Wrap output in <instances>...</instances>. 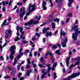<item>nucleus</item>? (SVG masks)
Masks as SVG:
<instances>
[{"label":"nucleus","mask_w":80,"mask_h":80,"mask_svg":"<svg viewBox=\"0 0 80 80\" xmlns=\"http://www.w3.org/2000/svg\"><path fill=\"white\" fill-rule=\"evenodd\" d=\"M71 30H74L75 33L77 34L78 35V34L80 35V31H78V25H73L71 27Z\"/></svg>","instance_id":"f257e3e1"},{"label":"nucleus","mask_w":80,"mask_h":80,"mask_svg":"<svg viewBox=\"0 0 80 80\" xmlns=\"http://www.w3.org/2000/svg\"><path fill=\"white\" fill-rule=\"evenodd\" d=\"M16 49V47H14L13 46H11L10 48V50L12 51L10 53L11 55H13L15 53V50Z\"/></svg>","instance_id":"f03ea898"},{"label":"nucleus","mask_w":80,"mask_h":80,"mask_svg":"<svg viewBox=\"0 0 80 80\" xmlns=\"http://www.w3.org/2000/svg\"><path fill=\"white\" fill-rule=\"evenodd\" d=\"M56 2L57 3H58V8H61L62 6V3H63V1L62 0H56Z\"/></svg>","instance_id":"7ed1b4c3"},{"label":"nucleus","mask_w":80,"mask_h":80,"mask_svg":"<svg viewBox=\"0 0 80 80\" xmlns=\"http://www.w3.org/2000/svg\"><path fill=\"white\" fill-rule=\"evenodd\" d=\"M12 33V31L11 30H9L8 31V30H6L5 32V33L6 34L5 36V38H8V33Z\"/></svg>","instance_id":"20e7f679"},{"label":"nucleus","mask_w":80,"mask_h":80,"mask_svg":"<svg viewBox=\"0 0 80 80\" xmlns=\"http://www.w3.org/2000/svg\"><path fill=\"white\" fill-rule=\"evenodd\" d=\"M46 5H47V2H46V1H44L42 2V7L44 10H47V7H46Z\"/></svg>","instance_id":"39448f33"},{"label":"nucleus","mask_w":80,"mask_h":80,"mask_svg":"<svg viewBox=\"0 0 80 80\" xmlns=\"http://www.w3.org/2000/svg\"><path fill=\"white\" fill-rule=\"evenodd\" d=\"M77 37H78V35L75 32L72 34V38L74 39V41L77 40Z\"/></svg>","instance_id":"423d86ee"},{"label":"nucleus","mask_w":80,"mask_h":80,"mask_svg":"<svg viewBox=\"0 0 80 80\" xmlns=\"http://www.w3.org/2000/svg\"><path fill=\"white\" fill-rule=\"evenodd\" d=\"M15 74H16V70H15V68H12V71L11 73V75L14 76V75H15Z\"/></svg>","instance_id":"0eeeda50"},{"label":"nucleus","mask_w":80,"mask_h":80,"mask_svg":"<svg viewBox=\"0 0 80 80\" xmlns=\"http://www.w3.org/2000/svg\"><path fill=\"white\" fill-rule=\"evenodd\" d=\"M70 57H69L67 58L66 60V65H67L68 67H69V61H70Z\"/></svg>","instance_id":"6e6552de"},{"label":"nucleus","mask_w":80,"mask_h":80,"mask_svg":"<svg viewBox=\"0 0 80 80\" xmlns=\"http://www.w3.org/2000/svg\"><path fill=\"white\" fill-rule=\"evenodd\" d=\"M62 35H63V37H64L66 35V33L65 32L62 31V30H61L60 38L62 37Z\"/></svg>","instance_id":"1a4fd4ad"},{"label":"nucleus","mask_w":80,"mask_h":80,"mask_svg":"<svg viewBox=\"0 0 80 80\" xmlns=\"http://www.w3.org/2000/svg\"><path fill=\"white\" fill-rule=\"evenodd\" d=\"M35 8V5L33 4L32 5V3H30L29 5L28 9L30 10L32 8Z\"/></svg>","instance_id":"9d476101"},{"label":"nucleus","mask_w":80,"mask_h":80,"mask_svg":"<svg viewBox=\"0 0 80 80\" xmlns=\"http://www.w3.org/2000/svg\"><path fill=\"white\" fill-rule=\"evenodd\" d=\"M52 35H53V34H52V33L51 32H47L46 33V36L48 37H51V36H52Z\"/></svg>","instance_id":"9b49d317"},{"label":"nucleus","mask_w":80,"mask_h":80,"mask_svg":"<svg viewBox=\"0 0 80 80\" xmlns=\"http://www.w3.org/2000/svg\"><path fill=\"white\" fill-rule=\"evenodd\" d=\"M40 60L41 61V63H42V65H43L44 66L45 65V64L44 63H43L45 61H44V59H43V57H41L40 58Z\"/></svg>","instance_id":"f8f14e48"},{"label":"nucleus","mask_w":80,"mask_h":80,"mask_svg":"<svg viewBox=\"0 0 80 80\" xmlns=\"http://www.w3.org/2000/svg\"><path fill=\"white\" fill-rule=\"evenodd\" d=\"M73 0H68L69 2V3H68V6L69 7H71V6H72L71 4L73 3Z\"/></svg>","instance_id":"ddd939ff"},{"label":"nucleus","mask_w":80,"mask_h":80,"mask_svg":"<svg viewBox=\"0 0 80 80\" xmlns=\"http://www.w3.org/2000/svg\"><path fill=\"white\" fill-rule=\"evenodd\" d=\"M32 72V70L31 69L27 71L26 72V74L27 76H30V74Z\"/></svg>","instance_id":"4468645a"},{"label":"nucleus","mask_w":80,"mask_h":80,"mask_svg":"<svg viewBox=\"0 0 80 80\" xmlns=\"http://www.w3.org/2000/svg\"><path fill=\"white\" fill-rule=\"evenodd\" d=\"M22 55H23V53L21 52V53H20L18 55L17 58H18V59H19V58H21V57H22Z\"/></svg>","instance_id":"2eb2a0df"},{"label":"nucleus","mask_w":80,"mask_h":80,"mask_svg":"<svg viewBox=\"0 0 80 80\" xmlns=\"http://www.w3.org/2000/svg\"><path fill=\"white\" fill-rule=\"evenodd\" d=\"M57 48H58V47L57 45H53L52 47V50H53V49H56Z\"/></svg>","instance_id":"dca6fc26"},{"label":"nucleus","mask_w":80,"mask_h":80,"mask_svg":"<svg viewBox=\"0 0 80 80\" xmlns=\"http://www.w3.org/2000/svg\"><path fill=\"white\" fill-rule=\"evenodd\" d=\"M25 8H21L20 10V12L21 13H22V12H25Z\"/></svg>","instance_id":"f3484780"},{"label":"nucleus","mask_w":80,"mask_h":80,"mask_svg":"<svg viewBox=\"0 0 80 80\" xmlns=\"http://www.w3.org/2000/svg\"><path fill=\"white\" fill-rule=\"evenodd\" d=\"M34 22V21L31 19V20L29 21L28 22L29 23V25H32V24H33Z\"/></svg>","instance_id":"a211bd4d"},{"label":"nucleus","mask_w":80,"mask_h":80,"mask_svg":"<svg viewBox=\"0 0 80 80\" xmlns=\"http://www.w3.org/2000/svg\"><path fill=\"white\" fill-rule=\"evenodd\" d=\"M25 14V12H22L20 14V18H23V16Z\"/></svg>","instance_id":"6ab92c4d"},{"label":"nucleus","mask_w":80,"mask_h":80,"mask_svg":"<svg viewBox=\"0 0 80 80\" xmlns=\"http://www.w3.org/2000/svg\"><path fill=\"white\" fill-rule=\"evenodd\" d=\"M61 44L62 47H66L67 46V44H66V43H65V42H62Z\"/></svg>","instance_id":"aec40b11"},{"label":"nucleus","mask_w":80,"mask_h":80,"mask_svg":"<svg viewBox=\"0 0 80 80\" xmlns=\"http://www.w3.org/2000/svg\"><path fill=\"white\" fill-rule=\"evenodd\" d=\"M17 62V58H14V61L13 63V65H15Z\"/></svg>","instance_id":"412c9836"},{"label":"nucleus","mask_w":80,"mask_h":80,"mask_svg":"<svg viewBox=\"0 0 80 80\" xmlns=\"http://www.w3.org/2000/svg\"><path fill=\"white\" fill-rule=\"evenodd\" d=\"M54 21L55 22H57L58 23L60 22V19H58L57 18H55L54 20Z\"/></svg>","instance_id":"4be33fe9"},{"label":"nucleus","mask_w":80,"mask_h":80,"mask_svg":"<svg viewBox=\"0 0 80 80\" xmlns=\"http://www.w3.org/2000/svg\"><path fill=\"white\" fill-rule=\"evenodd\" d=\"M55 25H56V24H55V23H52V28H55Z\"/></svg>","instance_id":"5701e85b"},{"label":"nucleus","mask_w":80,"mask_h":80,"mask_svg":"<svg viewBox=\"0 0 80 80\" xmlns=\"http://www.w3.org/2000/svg\"><path fill=\"white\" fill-rule=\"evenodd\" d=\"M53 75H54V80H55L56 79V78H57V74H56V72H54L53 73Z\"/></svg>","instance_id":"b1692460"},{"label":"nucleus","mask_w":80,"mask_h":80,"mask_svg":"<svg viewBox=\"0 0 80 80\" xmlns=\"http://www.w3.org/2000/svg\"><path fill=\"white\" fill-rule=\"evenodd\" d=\"M53 21V19H50L49 18V19L48 20V23H50V22H52Z\"/></svg>","instance_id":"393cba45"},{"label":"nucleus","mask_w":80,"mask_h":80,"mask_svg":"<svg viewBox=\"0 0 80 80\" xmlns=\"http://www.w3.org/2000/svg\"><path fill=\"white\" fill-rule=\"evenodd\" d=\"M20 38H22V40H25V37H23V35H20Z\"/></svg>","instance_id":"a878e982"},{"label":"nucleus","mask_w":80,"mask_h":80,"mask_svg":"<svg viewBox=\"0 0 80 80\" xmlns=\"http://www.w3.org/2000/svg\"><path fill=\"white\" fill-rule=\"evenodd\" d=\"M22 42L24 44H26L28 43V42L26 40H25V41L22 40Z\"/></svg>","instance_id":"bb28decb"},{"label":"nucleus","mask_w":80,"mask_h":80,"mask_svg":"<svg viewBox=\"0 0 80 80\" xmlns=\"http://www.w3.org/2000/svg\"><path fill=\"white\" fill-rule=\"evenodd\" d=\"M67 42H68V38H67L66 37L64 41H62V42H64V43H67Z\"/></svg>","instance_id":"cd10ccee"},{"label":"nucleus","mask_w":80,"mask_h":80,"mask_svg":"<svg viewBox=\"0 0 80 80\" xmlns=\"http://www.w3.org/2000/svg\"><path fill=\"white\" fill-rule=\"evenodd\" d=\"M7 23V20L5 19L4 20V22H3L2 23V27H3V25H5V23Z\"/></svg>","instance_id":"c85d7f7f"},{"label":"nucleus","mask_w":80,"mask_h":80,"mask_svg":"<svg viewBox=\"0 0 80 80\" xmlns=\"http://www.w3.org/2000/svg\"><path fill=\"white\" fill-rule=\"evenodd\" d=\"M20 40V38H18V37H17L16 39H15V42H17V41L18 40Z\"/></svg>","instance_id":"c756f323"},{"label":"nucleus","mask_w":80,"mask_h":80,"mask_svg":"<svg viewBox=\"0 0 80 80\" xmlns=\"http://www.w3.org/2000/svg\"><path fill=\"white\" fill-rule=\"evenodd\" d=\"M31 12L30 11H28V12H26V16H28V15H30V12Z\"/></svg>","instance_id":"7c9ffc66"},{"label":"nucleus","mask_w":80,"mask_h":80,"mask_svg":"<svg viewBox=\"0 0 80 80\" xmlns=\"http://www.w3.org/2000/svg\"><path fill=\"white\" fill-rule=\"evenodd\" d=\"M79 61H77L75 63V64L74 65V67H75L76 65H79Z\"/></svg>","instance_id":"2f4dec72"},{"label":"nucleus","mask_w":80,"mask_h":80,"mask_svg":"<svg viewBox=\"0 0 80 80\" xmlns=\"http://www.w3.org/2000/svg\"><path fill=\"white\" fill-rule=\"evenodd\" d=\"M42 31L43 32V33H47V31L46 30V29H45V28H44V29H43L42 30Z\"/></svg>","instance_id":"473e14b6"},{"label":"nucleus","mask_w":80,"mask_h":80,"mask_svg":"<svg viewBox=\"0 0 80 80\" xmlns=\"http://www.w3.org/2000/svg\"><path fill=\"white\" fill-rule=\"evenodd\" d=\"M17 5H20V6H22L23 5V3H21L20 2H18L17 3Z\"/></svg>","instance_id":"72a5a7b5"},{"label":"nucleus","mask_w":80,"mask_h":80,"mask_svg":"<svg viewBox=\"0 0 80 80\" xmlns=\"http://www.w3.org/2000/svg\"><path fill=\"white\" fill-rule=\"evenodd\" d=\"M22 72H19L18 74V77L20 78L21 76H22Z\"/></svg>","instance_id":"f704fd0d"},{"label":"nucleus","mask_w":80,"mask_h":80,"mask_svg":"<svg viewBox=\"0 0 80 80\" xmlns=\"http://www.w3.org/2000/svg\"><path fill=\"white\" fill-rule=\"evenodd\" d=\"M30 52V51L28 49L26 50L25 52H24V54H26V53H29V52Z\"/></svg>","instance_id":"c9c22d12"},{"label":"nucleus","mask_w":80,"mask_h":80,"mask_svg":"<svg viewBox=\"0 0 80 80\" xmlns=\"http://www.w3.org/2000/svg\"><path fill=\"white\" fill-rule=\"evenodd\" d=\"M30 65L29 64H27L26 65V68L27 69H29V68H30Z\"/></svg>","instance_id":"e433bc0d"},{"label":"nucleus","mask_w":80,"mask_h":80,"mask_svg":"<svg viewBox=\"0 0 80 80\" xmlns=\"http://www.w3.org/2000/svg\"><path fill=\"white\" fill-rule=\"evenodd\" d=\"M38 22H39V21H37L36 22L34 21L33 24V25H37V24H38Z\"/></svg>","instance_id":"4c0bfd02"},{"label":"nucleus","mask_w":80,"mask_h":80,"mask_svg":"<svg viewBox=\"0 0 80 80\" xmlns=\"http://www.w3.org/2000/svg\"><path fill=\"white\" fill-rule=\"evenodd\" d=\"M68 17H72V13H69V14H68Z\"/></svg>","instance_id":"58836bf2"},{"label":"nucleus","mask_w":80,"mask_h":80,"mask_svg":"<svg viewBox=\"0 0 80 80\" xmlns=\"http://www.w3.org/2000/svg\"><path fill=\"white\" fill-rule=\"evenodd\" d=\"M13 57H14V56L12 55H11L9 57L10 60H12L13 58Z\"/></svg>","instance_id":"ea45409f"},{"label":"nucleus","mask_w":80,"mask_h":80,"mask_svg":"<svg viewBox=\"0 0 80 80\" xmlns=\"http://www.w3.org/2000/svg\"><path fill=\"white\" fill-rule=\"evenodd\" d=\"M80 57H78L75 58L74 60H80Z\"/></svg>","instance_id":"a19ab883"},{"label":"nucleus","mask_w":80,"mask_h":80,"mask_svg":"<svg viewBox=\"0 0 80 80\" xmlns=\"http://www.w3.org/2000/svg\"><path fill=\"white\" fill-rule=\"evenodd\" d=\"M57 65V62H55L53 65V67H56V66Z\"/></svg>","instance_id":"79ce46f5"},{"label":"nucleus","mask_w":80,"mask_h":80,"mask_svg":"<svg viewBox=\"0 0 80 80\" xmlns=\"http://www.w3.org/2000/svg\"><path fill=\"white\" fill-rule=\"evenodd\" d=\"M76 44H77V45H80V41L77 40Z\"/></svg>","instance_id":"37998d69"},{"label":"nucleus","mask_w":80,"mask_h":80,"mask_svg":"<svg viewBox=\"0 0 80 80\" xmlns=\"http://www.w3.org/2000/svg\"><path fill=\"white\" fill-rule=\"evenodd\" d=\"M10 78V76H5L4 77V78L5 79H9Z\"/></svg>","instance_id":"c03bdc74"},{"label":"nucleus","mask_w":80,"mask_h":80,"mask_svg":"<svg viewBox=\"0 0 80 80\" xmlns=\"http://www.w3.org/2000/svg\"><path fill=\"white\" fill-rule=\"evenodd\" d=\"M35 10V8H32L31 10L30 11L31 12H33Z\"/></svg>","instance_id":"a18cd8bd"},{"label":"nucleus","mask_w":80,"mask_h":80,"mask_svg":"<svg viewBox=\"0 0 80 80\" xmlns=\"http://www.w3.org/2000/svg\"><path fill=\"white\" fill-rule=\"evenodd\" d=\"M73 67H74V65L72 64L69 67V69H71Z\"/></svg>","instance_id":"49530a36"},{"label":"nucleus","mask_w":80,"mask_h":80,"mask_svg":"<svg viewBox=\"0 0 80 80\" xmlns=\"http://www.w3.org/2000/svg\"><path fill=\"white\" fill-rule=\"evenodd\" d=\"M0 50H1V52H2L3 50V48H2V45H0Z\"/></svg>","instance_id":"de8ad7c7"},{"label":"nucleus","mask_w":80,"mask_h":80,"mask_svg":"<svg viewBox=\"0 0 80 80\" xmlns=\"http://www.w3.org/2000/svg\"><path fill=\"white\" fill-rule=\"evenodd\" d=\"M32 65L34 68H35V67H37V64H36L35 63H33L32 64Z\"/></svg>","instance_id":"09e8293b"},{"label":"nucleus","mask_w":80,"mask_h":80,"mask_svg":"<svg viewBox=\"0 0 80 80\" xmlns=\"http://www.w3.org/2000/svg\"><path fill=\"white\" fill-rule=\"evenodd\" d=\"M0 60H4V58H3V56H1Z\"/></svg>","instance_id":"8fccbe9b"},{"label":"nucleus","mask_w":80,"mask_h":80,"mask_svg":"<svg viewBox=\"0 0 80 80\" xmlns=\"http://www.w3.org/2000/svg\"><path fill=\"white\" fill-rule=\"evenodd\" d=\"M45 72V69H43L42 70V73H44Z\"/></svg>","instance_id":"3c124183"},{"label":"nucleus","mask_w":80,"mask_h":80,"mask_svg":"<svg viewBox=\"0 0 80 80\" xmlns=\"http://www.w3.org/2000/svg\"><path fill=\"white\" fill-rule=\"evenodd\" d=\"M3 12H5V10H6V9H5V7H3L2 8Z\"/></svg>","instance_id":"603ef678"},{"label":"nucleus","mask_w":80,"mask_h":80,"mask_svg":"<svg viewBox=\"0 0 80 80\" xmlns=\"http://www.w3.org/2000/svg\"><path fill=\"white\" fill-rule=\"evenodd\" d=\"M23 28L22 27H21L20 28V31L21 32H22V31H23Z\"/></svg>","instance_id":"864d4df0"},{"label":"nucleus","mask_w":80,"mask_h":80,"mask_svg":"<svg viewBox=\"0 0 80 80\" xmlns=\"http://www.w3.org/2000/svg\"><path fill=\"white\" fill-rule=\"evenodd\" d=\"M19 12H20V10H19V9H17L16 10V12L17 13H19Z\"/></svg>","instance_id":"5fc2aeb1"},{"label":"nucleus","mask_w":80,"mask_h":80,"mask_svg":"<svg viewBox=\"0 0 80 80\" xmlns=\"http://www.w3.org/2000/svg\"><path fill=\"white\" fill-rule=\"evenodd\" d=\"M39 67H41V68H42L43 67V66L42 64H39L38 65Z\"/></svg>","instance_id":"6e6d98bb"},{"label":"nucleus","mask_w":80,"mask_h":80,"mask_svg":"<svg viewBox=\"0 0 80 80\" xmlns=\"http://www.w3.org/2000/svg\"><path fill=\"white\" fill-rule=\"evenodd\" d=\"M57 46H58V47H59V48H60V47H61V45H60V44H59V43H58L57 44Z\"/></svg>","instance_id":"4d7b16f0"},{"label":"nucleus","mask_w":80,"mask_h":80,"mask_svg":"<svg viewBox=\"0 0 80 80\" xmlns=\"http://www.w3.org/2000/svg\"><path fill=\"white\" fill-rule=\"evenodd\" d=\"M70 20V18H68L66 19V22L67 23H68L69 22V20Z\"/></svg>","instance_id":"13d9d810"},{"label":"nucleus","mask_w":80,"mask_h":80,"mask_svg":"<svg viewBox=\"0 0 80 80\" xmlns=\"http://www.w3.org/2000/svg\"><path fill=\"white\" fill-rule=\"evenodd\" d=\"M36 36L38 37L39 36H40V34L38 33H36Z\"/></svg>","instance_id":"bf43d9fd"},{"label":"nucleus","mask_w":80,"mask_h":80,"mask_svg":"<svg viewBox=\"0 0 80 80\" xmlns=\"http://www.w3.org/2000/svg\"><path fill=\"white\" fill-rule=\"evenodd\" d=\"M24 77H21L20 78L19 80H24Z\"/></svg>","instance_id":"052dcab7"},{"label":"nucleus","mask_w":80,"mask_h":80,"mask_svg":"<svg viewBox=\"0 0 80 80\" xmlns=\"http://www.w3.org/2000/svg\"><path fill=\"white\" fill-rule=\"evenodd\" d=\"M60 50H61L60 49H59V50H58L56 51L55 52V53H58V52H60Z\"/></svg>","instance_id":"680f3d73"},{"label":"nucleus","mask_w":80,"mask_h":80,"mask_svg":"<svg viewBox=\"0 0 80 80\" xmlns=\"http://www.w3.org/2000/svg\"><path fill=\"white\" fill-rule=\"evenodd\" d=\"M26 29H27V30H28L30 28V26H28V27H25Z\"/></svg>","instance_id":"e2e57ef3"},{"label":"nucleus","mask_w":80,"mask_h":80,"mask_svg":"<svg viewBox=\"0 0 80 80\" xmlns=\"http://www.w3.org/2000/svg\"><path fill=\"white\" fill-rule=\"evenodd\" d=\"M55 69V67H54L53 66L52 67V71H54Z\"/></svg>","instance_id":"0e129e2a"},{"label":"nucleus","mask_w":80,"mask_h":80,"mask_svg":"<svg viewBox=\"0 0 80 80\" xmlns=\"http://www.w3.org/2000/svg\"><path fill=\"white\" fill-rule=\"evenodd\" d=\"M50 70H51V67H49L48 68V71L49 72Z\"/></svg>","instance_id":"69168bd1"},{"label":"nucleus","mask_w":80,"mask_h":80,"mask_svg":"<svg viewBox=\"0 0 80 80\" xmlns=\"http://www.w3.org/2000/svg\"><path fill=\"white\" fill-rule=\"evenodd\" d=\"M45 76H46L45 74H42L41 76V77H42V78H44V77Z\"/></svg>","instance_id":"338daca9"},{"label":"nucleus","mask_w":80,"mask_h":80,"mask_svg":"<svg viewBox=\"0 0 80 80\" xmlns=\"http://www.w3.org/2000/svg\"><path fill=\"white\" fill-rule=\"evenodd\" d=\"M34 72H35V73H37V69L36 68H35L34 69Z\"/></svg>","instance_id":"774afa93"}]
</instances>
